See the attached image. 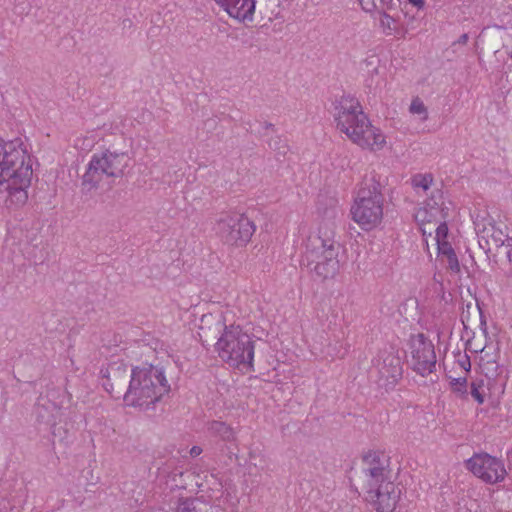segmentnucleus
<instances>
[{
    "mask_svg": "<svg viewBox=\"0 0 512 512\" xmlns=\"http://www.w3.org/2000/svg\"><path fill=\"white\" fill-rule=\"evenodd\" d=\"M506 255H507L508 261L510 262L511 267H512V249H508Z\"/></svg>",
    "mask_w": 512,
    "mask_h": 512,
    "instance_id": "nucleus-38",
    "label": "nucleus"
},
{
    "mask_svg": "<svg viewBox=\"0 0 512 512\" xmlns=\"http://www.w3.org/2000/svg\"><path fill=\"white\" fill-rule=\"evenodd\" d=\"M437 246L439 253L443 256L448 257L449 255L455 253L454 249L448 241L438 242Z\"/></svg>",
    "mask_w": 512,
    "mask_h": 512,
    "instance_id": "nucleus-30",
    "label": "nucleus"
},
{
    "mask_svg": "<svg viewBox=\"0 0 512 512\" xmlns=\"http://www.w3.org/2000/svg\"><path fill=\"white\" fill-rule=\"evenodd\" d=\"M366 500L371 502L377 512H393L400 499L401 489L393 482H386L376 489L365 491Z\"/></svg>",
    "mask_w": 512,
    "mask_h": 512,
    "instance_id": "nucleus-13",
    "label": "nucleus"
},
{
    "mask_svg": "<svg viewBox=\"0 0 512 512\" xmlns=\"http://www.w3.org/2000/svg\"><path fill=\"white\" fill-rule=\"evenodd\" d=\"M219 357L230 366L253 368L255 341L240 326L229 325L215 342Z\"/></svg>",
    "mask_w": 512,
    "mask_h": 512,
    "instance_id": "nucleus-6",
    "label": "nucleus"
},
{
    "mask_svg": "<svg viewBox=\"0 0 512 512\" xmlns=\"http://www.w3.org/2000/svg\"><path fill=\"white\" fill-rule=\"evenodd\" d=\"M435 232H436L435 239H436L437 243L446 241V238L448 236V226H447L446 222H440L439 225L437 226Z\"/></svg>",
    "mask_w": 512,
    "mask_h": 512,
    "instance_id": "nucleus-28",
    "label": "nucleus"
},
{
    "mask_svg": "<svg viewBox=\"0 0 512 512\" xmlns=\"http://www.w3.org/2000/svg\"><path fill=\"white\" fill-rule=\"evenodd\" d=\"M21 13H27V12L25 11V8H22Z\"/></svg>",
    "mask_w": 512,
    "mask_h": 512,
    "instance_id": "nucleus-45",
    "label": "nucleus"
},
{
    "mask_svg": "<svg viewBox=\"0 0 512 512\" xmlns=\"http://www.w3.org/2000/svg\"><path fill=\"white\" fill-rule=\"evenodd\" d=\"M170 391L164 370L148 365L131 370V379L124 394V401L134 407L148 409Z\"/></svg>",
    "mask_w": 512,
    "mask_h": 512,
    "instance_id": "nucleus-4",
    "label": "nucleus"
},
{
    "mask_svg": "<svg viewBox=\"0 0 512 512\" xmlns=\"http://www.w3.org/2000/svg\"><path fill=\"white\" fill-rule=\"evenodd\" d=\"M363 468L389 466V457L381 451H369L362 457Z\"/></svg>",
    "mask_w": 512,
    "mask_h": 512,
    "instance_id": "nucleus-19",
    "label": "nucleus"
},
{
    "mask_svg": "<svg viewBox=\"0 0 512 512\" xmlns=\"http://www.w3.org/2000/svg\"><path fill=\"white\" fill-rule=\"evenodd\" d=\"M508 249H512V237H509L507 235V240H505V244H504Z\"/></svg>",
    "mask_w": 512,
    "mask_h": 512,
    "instance_id": "nucleus-37",
    "label": "nucleus"
},
{
    "mask_svg": "<svg viewBox=\"0 0 512 512\" xmlns=\"http://www.w3.org/2000/svg\"><path fill=\"white\" fill-rule=\"evenodd\" d=\"M477 308H478V311H479V314H480V323H481V326L484 328V330H486V319L482 313V310L479 306V304L477 303Z\"/></svg>",
    "mask_w": 512,
    "mask_h": 512,
    "instance_id": "nucleus-35",
    "label": "nucleus"
},
{
    "mask_svg": "<svg viewBox=\"0 0 512 512\" xmlns=\"http://www.w3.org/2000/svg\"><path fill=\"white\" fill-rule=\"evenodd\" d=\"M103 388L115 399L124 398L127 390L128 379H131V372L123 362L115 361L102 368L101 371Z\"/></svg>",
    "mask_w": 512,
    "mask_h": 512,
    "instance_id": "nucleus-12",
    "label": "nucleus"
},
{
    "mask_svg": "<svg viewBox=\"0 0 512 512\" xmlns=\"http://www.w3.org/2000/svg\"><path fill=\"white\" fill-rule=\"evenodd\" d=\"M483 386H484L483 380L473 381L470 384V394L479 404L484 403Z\"/></svg>",
    "mask_w": 512,
    "mask_h": 512,
    "instance_id": "nucleus-24",
    "label": "nucleus"
},
{
    "mask_svg": "<svg viewBox=\"0 0 512 512\" xmlns=\"http://www.w3.org/2000/svg\"><path fill=\"white\" fill-rule=\"evenodd\" d=\"M216 234L220 240L229 246H246L256 231L254 222L246 215L227 212L222 213L215 224Z\"/></svg>",
    "mask_w": 512,
    "mask_h": 512,
    "instance_id": "nucleus-8",
    "label": "nucleus"
},
{
    "mask_svg": "<svg viewBox=\"0 0 512 512\" xmlns=\"http://www.w3.org/2000/svg\"><path fill=\"white\" fill-rule=\"evenodd\" d=\"M208 505L199 498H181L175 512H207Z\"/></svg>",
    "mask_w": 512,
    "mask_h": 512,
    "instance_id": "nucleus-18",
    "label": "nucleus"
},
{
    "mask_svg": "<svg viewBox=\"0 0 512 512\" xmlns=\"http://www.w3.org/2000/svg\"><path fill=\"white\" fill-rule=\"evenodd\" d=\"M458 364L466 372H469L471 369L470 357L467 354H464L459 357Z\"/></svg>",
    "mask_w": 512,
    "mask_h": 512,
    "instance_id": "nucleus-32",
    "label": "nucleus"
},
{
    "mask_svg": "<svg viewBox=\"0 0 512 512\" xmlns=\"http://www.w3.org/2000/svg\"><path fill=\"white\" fill-rule=\"evenodd\" d=\"M446 258H447L448 268L455 273L460 272V265H459V261H458L456 253H453Z\"/></svg>",
    "mask_w": 512,
    "mask_h": 512,
    "instance_id": "nucleus-31",
    "label": "nucleus"
},
{
    "mask_svg": "<svg viewBox=\"0 0 512 512\" xmlns=\"http://www.w3.org/2000/svg\"><path fill=\"white\" fill-rule=\"evenodd\" d=\"M399 350L394 347L381 350L374 361V366L378 371V385L390 390L402 378L403 366Z\"/></svg>",
    "mask_w": 512,
    "mask_h": 512,
    "instance_id": "nucleus-10",
    "label": "nucleus"
},
{
    "mask_svg": "<svg viewBox=\"0 0 512 512\" xmlns=\"http://www.w3.org/2000/svg\"><path fill=\"white\" fill-rule=\"evenodd\" d=\"M268 146L271 150L275 152V156L278 161H281V158L284 159L289 151V146L287 144L286 139L279 135L272 137L268 141Z\"/></svg>",
    "mask_w": 512,
    "mask_h": 512,
    "instance_id": "nucleus-22",
    "label": "nucleus"
},
{
    "mask_svg": "<svg viewBox=\"0 0 512 512\" xmlns=\"http://www.w3.org/2000/svg\"><path fill=\"white\" fill-rule=\"evenodd\" d=\"M32 177V157L22 139H0V192L7 193L6 201L25 204Z\"/></svg>",
    "mask_w": 512,
    "mask_h": 512,
    "instance_id": "nucleus-1",
    "label": "nucleus"
},
{
    "mask_svg": "<svg viewBox=\"0 0 512 512\" xmlns=\"http://www.w3.org/2000/svg\"><path fill=\"white\" fill-rule=\"evenodd\" d=\"M391 481V470L389 466L378 468L362 469V490L376 489L377 486Z\"/></svg>",
    "mask_w": 512,
    "mask_h": 512,
    "instance_id": "nucleus-16",
    "label": "nucleus"
},
{
    "mask_svg": "<svg viewBox=\"0 0 512 512\" xmlns=\"http://www.w3.org/2000/svg\"><path fill=\"white\" fill-rule=\"evenodd\" d=\"M202 453V448L199 447V446H193L191 449H190V455L192 457H197L199 456L200 454Z\"/></svg>",
    "mask_w": 512,
    "mask_h": 512,
    "instance_id": "nucleus-33",
    "label": "nucleus"
},
{
    "mask_svg": "<svg viewBox=\"0 0 512 512\" xmlns=\"http://www.w3.org/2000/svg\"><path fill=\"white\" fill-rule=\"evenodd\" d=\"M410 112L413 114L423 115L424 120L427 119L428 117L427 108L419 98H415L412 100L410 105Z\"/></svg>",
    "mask_w": 512,
    "mask_h": 512,
    "instance_id": "nucleus-27",
    "label": "nucleus"
},
{
    "mask_svg": "<svg viewBox=\"0 0 512 512\" xmlns=\"http://www.w3.org/2000/svg\"><path fill=\"white\" fill-rule=\"evenodd\" d=\"M482 245H483V246H485V248H483V249H484L485 251H488V250H487V247H488V246L486 245V243H485V241H484V240H482Z\"/></svg>",
    "mask_w": 512,
    "mask_h": 512,
    "instance_id": "nucleus-42",
    "label": "nucleus"
},
{
    "mask_svg": "<svg viewBox=\"0 0 512 512\" xmlns=\"http://www.w3.org/2000/svg\"><path fill=\"white\" fill-rule=\"evenodd\" d=\"M478 242L481 248H485L482 245V240L485 241L487 250H491L490 244H494L495 247L504 246L505 240H507V234H505L499 227L494 224H489L488 227H484L483 230L477 232Z\"/></svg>",
    "mask_w": 512,
    "mask_h": 512,
    "instance_id": "nucleus-17",
    "label": "nucleus"
},
{
    "mask_svg": "<svg viewBox=\"0 0 512 512\" xmlns=\"http://www.w3.org/2000/svg\"><path fill=\"white\" fill-rule=\"evenodd\" d=\"M334 119L337 128L362 148L376 151L384 147L385 136L371 125L359 101L351 96H342L334 103Z\"/></svg>",
    "mask_w": 512,
    "mask_h": 512,
    "instance_id": "nucleus-2",
    "label": "nucleus"
},
{
    "mask_svg": "<svg viewBox=\"0 0 512 512\" xmlns=\"http://www.w3.org/2000/svg\"><path fill=\"white\" fill-rule=\"evenodd\" d=\"M37 420L41 423H45L47 425H55L54 416L51 415L48 411V407L44 405H39L36 409Z\"/></svg>",
    "mask_w": 512,
    "mask_h": 512,
    "instance_id": "nucleus-25",
    "label": "nucleus"
},
{
    "mask_svg": "<svg viewBox=\"0 0 512 512\" xmlns=\"http://www.w3.org/2000/svg\"><path fill=\"white\" fill-rule=\"evenodd\" d=\"M380 178L375 172L365 176L351 206L352 219L366 231L379 226L383 219L384 185Z\"/></svg>",
    "mask_w": 512,
    "mask_h": 512,
    "instance_id": "nucleus-5",
    "label": "nucleus"
},
{
    "mask_svg": "<svg viewBox=\"0 0 512 512\" xmlns=\"http://www.w3.org/2000/svg\"><path fill=\"white\" fill-rule=\"evenodd\" d=\"M427 206L430 211L425 207L417 212L415 217L418 221L431 223L436 214L441 212L440 204L434 199V196L427 202Z\"/></svg>",
    "mask_w": 512,
    "mask_h": 512,
    "instance_id": "nucleus-21",
    "label": "nucleus"
},
{
    "mask_svg": "<svg viewBox=\"0 0 512 512\" xmlns=\"http://www.w3.org/2000/svg\"><path fill=\"white\" fill-rule=\"evenodd\" d=\"M230 17L239 21H251L255 12L256 0H214Z\"/></svg>",
    "mask_w": 512,
    "mask_h": 512,
    "instance_id": "nucleus-15",
    "label": "nucleus"
},
{
    "mask_svg": "<svg viewBox=\"0 0 512 512\" xmlns=\"http://www.w3.org/2000/svg\"><path fill=\"white\" fill-rule=\"evenodd\" d=\"M264 127H265L266 129H271V130H274V129H275L274 124H272V123H270V122H265V123H264Z\"/></svg>",
    "mask_w": 512,
    "mask_h": 512,
    "instance_id": "nucleus-39",
    "label": "nucleus"
},
{
    "mask_svg": "<svg viewBox=\"0 0 512 512\" xmlns=\"http://www.w3.org/2000/svg\"><path fill=\"white\" fill-rule=\"evenodd\" d=\"M465 467L486 484L500 483L507 475L503 461L486 452L474 453L465 461Z\"/></svg>",
    "mask_w": 512,
    "mask_h": 512,
    "instance_id": "nucleus-9",
    "label": "nucleus"
},
{
    "mask_svg": "<svg viewBox=\"0 0 512 512\" xmlns=\"http://www.w3.org/2000/svg\"><path fill=\"white\" fill-rule=\"evenodd\" d=\"M410 4L417 7L418 9H421L424 7L425 2L424 0H408Z\"/></svg>",
    "mask_w": 512,
    "mask_h": 512,
    "instance_id": "nucleus-34",
    "label": "nucleus"
},
{
    "mask_svg": "<svg viewBox=\"0 0 512 512\" xmlns=\"http://www.w3.org/2000/svg\"><path fill=\"white\" fill-rule=\"evenodd\" d=\"M208 429L211 434L220 437L225 442H233L235 440V432L224 422L213 421Z\"/></svg>",
    "mask_w": 512,
    "mask_h": 512,
    "instance_id": "nucleus-20",
    "label": "nucleus"
},
{
    "mask_svg": "<svg viewBox=\"0 0 512 512\" xmlns=\"http://www.w3.org/2000/svg\"><path fill=\"white\" fill-rule=\"evenodd\" d=\"M434 177L431 173L416 174L411 179V184L414 188H422L427 191L432 185Z\"/></svg>",
    "mask_w": 512,
    "mask_h": 512,
    "instance_id": "nucleus-23",
    "label": "nucleus"
},
{
    "mask_svg": "<svg viewBox=\"0 0 512 512\" xmlns=\"http://www.w3.org/2000/svg\"><path fill=\"white\" fill-rule=\"evenodd\" d=\"M222 314H205L200 319L198 335L203 346H209L215 340L228 331Z\"/></svg>",
    "mask_w": 512,
    "mask_h": 512,
    "instance_id": "nucleus-14",
    "label": "nucleus"
},
{
    "mask_svg": "<svg viewBox=\"0 0 512 512\" xmlns=\"http://www.w3.org/2000/svg\"><path fill=\"white\" fill-rule=\"evenodd\" d=\"M340 250L341 245L335 240L334 225L324 223L317 233L308 236L301 264L321 280L333 278L340 269Z\"/></svg>",
    "mask_w": 512,
    "mask_h": 512,
    "instance_id": "nucleus-3",
    "label": "nucleus"
},
{
    "mask_svg": "<svg viewBox=\"0 0 512 512\" xmlns=\"http://www.w3.org/2000/svg\"><path fill=\"white\" fill-rule=\"evenodd\" d=\"M336 355H337L338 357H343V356H344V353H340V352H338Z\"/></svg>",
    "mask_w": 512,
    "mask_h": 512,
    "instance_id": "nucleus-43",
    "label": "nucleus"
},
{
    "mask_svg": "<svg viewBox=\"0 0 512 512\" xmlns=\"http://www.w3.org/2000/svg\"><path fill=\"white\" fill-rule=\"evenodd\" d=\"M10 507H8L6 504H3V506L0 504V512H7Z\"/></svg>",
    "mask_w": 512,
    "mask_h": 512,
    "instance_id": "nucleus-40",
    "label": "nucleus"
},
{
    "mask_svg": "<svg viewBox=\"0 0 512 512\" xmlns=\"http://www.w3.org/2000/svg\"><path fill=\"white\" fill-rule=\"evenodd\" d=\"M395 19L391 17L389 14L384 13L381 20L380 25L384 30L393 31L395 30Z\"/></svg>",
    "mask_w": 512,
    "mask_h": 512,
    "instance_id": "nucleus-29",
    "label": "nucleus"
},
{
    "mask_svg": "<svg viewBox=\"0 0 512 512\" xmlns=\"http://www.w3.org/2000/svg\"><path fill=\"white\" fill-rule=\"evenodd\" d=\"M508 277H509V278L511 279V281H512V267H511V268H510V270H509Z\"/></svg>",
    "mask_w": 512,
    "mask_h": 512,
    "instance_id": "nucleus-41",
    "label": "nucleus"
},
{
    "mask_svg": "<svg viewBox=\"0 0 512 512\" xmlns=\"http://www.w3.org/2000/svg\"><path fill=\"white\" fill-rule=\"evenodd\" d=\"M468 39H469L468 34L464 33V34H462V35L459 37V39H458L457 43H459V44H466V43H467V41H468Z\"/></svg>",
    "mask_w": 512,
    "mask_h": 512,
    "instance_id": "nucleus-36",
    "label": "nucleus"
},
{
    "mask_svg": "<svg viewBox=\"0 0 512 512\" xmlns=\"http://www.w3.org/2000/svg\"><path fill=\"white\" fill-rule=\"evenodd\" d=\"M366 63H367V65H372L373 64L372 61H370V60H366Z\"/></svg>",
    "mask_w": 512,
    "mask_h": 512,
    "instance_id": "nucleus-44",
    "label": "nucleus"
},
{
    "mask_svg": "<svg viewBox=\"0 0 512 512\" xmlns=\"http://www.w3.org/2000/svg\"><path fill=\"white\" fill-rule=\"evenodd\" d=\"M413 370L427 376L436 368V353L434 344L423 333L412 335L410 338Z\"/></svg>",
    "mask_w": 512,
    "mask_h": 512,
    "instance_id": "nucleus-11",
    "label": "nucleus"
},
{
    "mask_svg": "<svg viewBox=\"0 0 512 512\" xmlns=\"http://www.w3.org/2000/svg\"><path fill=\"white\" fill-rule=\"evenodd\" d=\"M130 162L131 156L126 151L119 152L107 149L100 155L94 154L83 175V185L96 188L104 176L112 178L122 177Z\"/></svg>",
    "mask_w": 512,
    "mask_h": 512,
    "instance_id": "nucleus-7",
    "label": "nucleus"
},
{
    "mask_svg": "<svg viewBox=\"0 0 512 512\" xmlns=\"http://www.w3.org/2000/svg\"><path fill=\"white\" fill-rule=\"evenodd\" d=\"M451 388L454 392L461 395L467 394V379L466 377L453 378L450 382Z\"/></svg>",
    "mask_w": 512,
    "mask_h": 512,
    "instance_id": "nucleus-26",
    "label": "nucleus"
}]
</instances>
